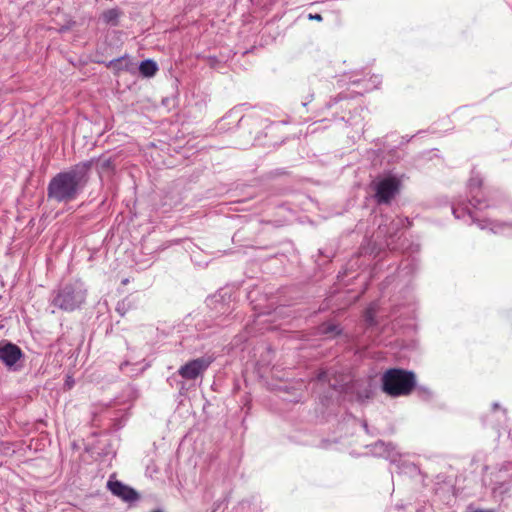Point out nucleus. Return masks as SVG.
Wrapping results in <instances>:
<instances>
[{"mask_svg":"<svg viewBox=\"0 0 512 512\" xmlns=\"http://www.w3.org/2000/svg\"><path fill=\"white\" fill-rule=\"evenodd\" d=\"M508 489H509L508 487H505L502 492L508 491Z\"/></svg>","mask_w":512,"mask_h":512,"instance_id":"obj_22","label":"nucleus"},{"mask_svg":"<svg viewBox=\"0 0 512 512\" xmlns=\"http://www.w3.org/2000/svg\"><path fill=\"white\" fill-rule=\"evenodd\" d=\"M92 161L80 162L57 173L48 183L47 198L57 203H69L78 198L89 181Z\"/></svg>","mask_w":512,"mask_h":512,"instance_id":"obj_1","label":"nucleus"},{"mask_svg":"<svg viewBox=\"0 0 512 512\" xmlns=\"http://www.w3.org/2000/svg\"><path fill=\"white\" fill-rule=\"evenodd\" d=\"M509 481H510V482L512 481V475L510 476Z\"/></svg>","mask_w":512,"mask_h":512,"instance_id":"obj_23","label":"nucleus"},{"mask_svg":"<svg viewBox=\"0 0 512 512\" xmlns=\"http://www.w3.org/2000/svg\"><path fill=\"white\" fill-rule=\"evenodd\" d=\"M498 406H499V405H498V403H494V404H493V408H494V409L498 408Z\"/></svg>","mask_w":512,"mask_h":512,"instance_id":"obj_21","label":"nucleus"},{"mask_svg":"<svg viewBox=\"0 0 512 512\" xmlns=\"http://www.w3.org/2000/svg\"><path fill=\"white\" fill-rule=\"evenodd\" d=\"M153 512H162V511H161V510H155V511H153Z\"/></svg>","mask_w":512,"mask_h":512,"instance_id":"obj_24","label":"nucleus"},{"mask_svg":"<svg viewBox=\"0 0 512 512\" xmlns=\"http://www.w3.org/2000/svg\"><path fill=\"white\" fill-rule=\"evenodd\" d=\"M158 70L156 62L151 59L144 60L139 65L140 73L145 77H152Z\"/></svg>","mask_w":512,"mask_h":512,"instance_id":"obj_13","label":"nucleus"},{"mask_svg":"<svg viewBox=\"0 0 512 512\" xmlns=\"http://www.w3.org/2000/svg\"><path fill=\"white\" fill-rule=\"evenodd\" d=\"M210 363L207 358H197L181 366L178 373L184 379L194 380L209 367Z\"/></svg>","mask_w":512,"mask_h":512,"instance_id":"obj_6","label":"nucleus"},{"mask_svg":"<svg viewBox=\"0 0 512 512\" xmlns=\"http://www.w3.org/2000/svg\"><path fill=\"white\" fill-rule=\"evenodd\" d=\"M106 66L115 73H119L121 71H129L132 67V63L127 56H122L109 61Z\"/></svg>","mask_w":512,"mask_h":512,"instance_id":"obj_11","label":"nucleus"},{"mask_svg":"<svg viewBox=\"0 0 512 512\" xmlns=\"http://www.w3.org/2000/svg\"><path fill=\"white\" fill-rule=\"evenodd\" d=\"M375 199L378 204H389L399 192L400 182L394 177H386L374 185Z\"/></svg>","mask_w":512,"mask_h":512,"instance_id":"obj_5","label":"nucleus"},{"mask_svg":"<svg viewBox=\"0 0 512 512\" xmlns=\"http://www.w3.org/2000/svg\"><path fill=\"white\" fill-rule=\"evenodd\" d=\"M389 447H390V444H385L382 441H378L374 445V451L379 456L388 457L390 455Z\"/></svg>","mask_w":512,"mask_h":512,"instance_id":"obj_16","label":"nucleus"},{"mask_svg":"<svg viewBox=\"0 0 512 512\" xmlns=\"http://www.w3.org/2000/svg\"><path fill=\"white\" fill-rule=\"evenodd\" d=\"M505 482H497L495 487L493 488V493H496L498 490L504 488Z\"/></svg>","mask_w":512,"mask_h":512,"instance_id":"obj_19","label":"nucleus"},{"mask_svg":"<svg viewBox=\"0 0 512 512\" xmlns=\"http://www.w3.org/2000/svg\"><path fill=\"white\" fill-rule=\"evenodd\" d=\"M309 18L313 19V20H317V21H321L322 20V16L320 14H315V15L310 14Z\"/></svg>","mask_w":512,"mask_h":512,"instance_id":"obj_20","label":"nucleus"},{"mask_svg":"<svg viewBox=\"0 0 512 512\" xmlns=\"http://www.w3.org/2000/svg\"><path fill=\"white\" fill-rule=\"evenodd\" d=\"M319 332L327 337H334L341 333V329L335 323H323L319 327Z\"/></svg>","mask_w":512,"mask_h":512,"instance_id":"obj_14","label":"nucleus"},{"mask_svg":"<svg viewBox=\"0 0 512 512\" xmlns=\"http://www.w3.org/2000/svg\"><path fill=\"white\" fill-rule=\"evenodd\" d=\"M340 380L336 378L335 374H332L330 371H321L317 379L319 382H328L329 386L337 391L338 393L349 394L355 393L356 400L364 401L369 399L372 394L371 385L366 382H350L343 375H340Z\"/></svg>","mask_w":512,"mask_h":512,"instance_id":"obj_4","label":"nucleus"},{"mask_svg":"<svg viewBox=\"0 0 512 512\" xmlns=\"http://www.w3.org/2000/svg\"><path fill=\"white\" fill-rule=\"evenodd\" d=\"M100 168L101 170H109L112 168V161L111 159H104L100 162Z\"/></svg>","mask_w":512,"mask_h":512,"instance_id":"obj_17","label":"nucleus"},{"mask_svg":"<svg viewBox=\"0 0 512 512\" xmlns=\"http://www.w3.org/2000/svg\"><path fill=\"white\" fill-rule=\"evenodd\" d=\"M86 300V289L80 281L69 282L61 285L51 294L50 303L52 306L65 311L72 312L79 309Z\"/></svg>","mask_w":512,"mask_h":512,"instance_id":"obj_2","label":"nucleus"},{"mask_svg":"<svg viewBox=\"0 0 512 512\" xmlns=\"http://www.w3.org/2000/svg\"><path fill=\"white\" fill-rule=\"evenodd\" d=\"M23 356L22 350L10 342L0 343V360L9 368Z\"/></svg>","mask_w":512,"mask_h":512,"instance_id":"obj_10","label":"nucleus"},{"mask_svg":"<svg viewBox=\"0 0 512 512\" xmlns=\"http://www.w3.org/2000/svg\"><path fill=\"white\" fill-rule=\"evenodd\" d=\"M108 489L111 493L125 502H133L139 499V494L133 488L123 484L122 482L116 480H109L107 483Z\"/></svg>","mask_w":512,"mask_h":512,"instance_id":"obj_9","label":"nucleus"},{"mask_svg":"<svg viewBox=\"0 0 512 512\" xmlns=\"http://www.w3.org/2000/svg\"><path fill=\"white\" fill-rule=\"evenodd\" d=\"M415 386V374L400 368L388 369L381 378L383 392L391 397L407 396L411 394Z\"/></svg>","mask_w":512,"mask_h":512,"instance_id":"obj_3","label":"nucleus"},{"mask_svg":"<svg viewBox=\"0 0 512 512\" xmlns=\"http://www.w3.org/2000/svg\"><path fill=\"white\" fill-rule=\"evenodd\" d=\"M465 512H496V510L495 509H476L472 505H469Z\"/></svg>","mask_w":512,"mask_h":512,"instance_id":"obj_18","label":"nucleus"},{"mask_svg":"<svg viewBox=\"0 0 512 512\" xmlns=\"http://www.w3.org/2000/svg\"><path fill=\"white\" fill-rule=\"evenodd\" d=\"M483 180L478 173L472 171L471 177L468 182L469 191L471 194V198L469 199V204L476 209H483L488 207L489 205L484 203V201L479 197L480 188L482 186Z\"/></svg>","mask_w":512,"mask_h":512,"instance_id":"obj_8","label":"nucleus"},{"mask_svg":"<svg viewBox=\"0 0 512 512\" xmlns=\"http://www.w3.org/2000/svg\"><path fill=\"white\" fill-rule=\"evenodd\" d=\"M122 12L117 8H112L104 11L101 15V19L104 23L109 24L111 26H117L119 23V17Z\"/></svg>","mask_w":512,"mask_h":512,"instance_id":"obj_12","label":"nucleus"},{"mask_svg":"<svg viewBox=\"0 0 512 512\" xmlns=\"http://www.w3.org/2000/svg\"><path fill=\"white\" fill-rule=\"evenodd\" d=\"M376 311H377V305L376 303H371L365 310V313H364V319H365V322L372 326V325H375L376 324V321H375V315H376Z\"/></svg>","mask_w":512,"mask_h":512,"instance_id":"obj_15","label":"nucleus"},{"mask_svg":"<svg viewBox=\"0 0 512 512\" xmlns=\"http://www.w3.org/2000/svg\"><path fill=\"white\" fill-rule=\"evenodd\" d=\"M468 214L469 218L472 220V222H476L477 225L481 228V229H486V228H489L491 232L493 233H499V232H502L505 227H506V224L504 223H498V222H494V221H490V220H478L475 218L474 214L472 213V211L468 208V207H464V208H461V207H456V208H453V214L456 218H461L464 213Z\"/></svg>","mask_w":512,"mask_h":512,"instance_id":"obj_7","label":"nucleus"}]
</instances>
